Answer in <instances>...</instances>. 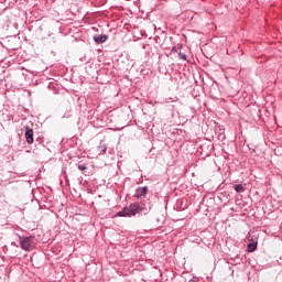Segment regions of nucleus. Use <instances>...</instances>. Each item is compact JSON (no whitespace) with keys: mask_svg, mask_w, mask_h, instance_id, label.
<instances>
[{"mask_svg":"<svg viewBox=\"0 0 282 282\" xmlns=\"http://www.w3.org/2000/svg\"><path fill=\"white\" fill-rule=\"evenodd\" d=\"M77 169L79 170V171H87V164H77Z\"/></svg>","mask_w":282,"mask_h":282,"instance_id":"9","label":"nucleus"},{"mask_svg":"<svg viewBox=\"0 0 282 282\" xmlns=\"http://www.w3.org/2000/svg\"><path fill=\"white\" fill-rule=\"evenodd\" d=\"M24 138L29 144H34V130L30 126L24 127Z\"/></svg>","mask_w":282,"mask_h":282,"instance_id":"3","label":"nucleus"},{"mask_svg":"<svg viewBox=\"0 0 282 282\" xmlns=\"http://www.w3.org/2000/svg\"><path fill=\"white\" fill-rule=\"evenodd\" d=\"M147 193H149V187L144 186V187H139L135 191L134 197H137L138 199H140V197H144V195H147Z\"/></svg>","mask_w":282,"mask_h":282,"instance_id":"4","label":"nucleus"},{"mask_svg":"<svg viewBox=\"0 0 282 282\" xmlns=\"http://www.w3.org/2000/svg\"><path fill=\"white\" fill-rule=\"evenodd\" d=\"M93 39H94L95 43L100 45V43L107 42V39H109V37L107 35H105V34H101V35H94Z\"/></svg>","mask_w":282,"mask_h":282,"instance_id":"5","label":"nucleus"},{"mask_svg":"<svg viewBox=\"0 0 282 282\" xmlns=\"http://www.w3.org/2000/svg\"><path fill=\"white\" fill-rule=\"evenodd\" d=\"M234 188H235L236 193H243L246 191V188L243 187L242 184H236V185H234Z\"/></svg>","mask_w":282,"mask_h":282,"instance_id":"7","label":"nucleus"},{"mask_svg":"<svg viewBox=\"0 0 282 282\" xmlns=\"http://www.w3.org/2000/svg\"><path fill=\"white\" fill-rule=\"evenodd\" d=\"M98 151L101 155H105L107 153V145H105V143H100L98 147Z\"/></svg>","mask_w":282,"mask_h":282,"instance_id":"6","label":"nucleus"},{"mask_svg":"<svg viewBox=\"0 0 282 282\" xmlns=\"http://www.w3.org/2000/svg\"><path fill=\"white\" fill-rule=\"evenodd\" d=\"M178 58L181 59V61H186V54L185 53H178Z\"/></svg>","mask_w":282,"mask_h":282,"instance_id":"10","label":"nucleus"},{"mask_svg":"<svg viewBox=\"0 0 282 282\" xmlns=\"http://www.w3.org/2000/svg\"><path fill=\"white\" fill-rule=\"evenodd\" d=\"M20 248L25 252H32L36 248V242H34V236H19Z\"/></svg>","mask_w":282,"mask_h":282,"instance_id":"2","label":"nucleus"},{"mask_svg":"<svg viewBox=\"0 0 282 282\" xmlns=\"http://www.w3.org/2000/svg\"><path fill=\"white\" fill-rule=\"evenodd\" d=\"M151 207H147L144 203H132L129 207L122 208V210L116 214V217H135V215H149Z\"/></svg>","mask_w":282,"mask_h":282,"instance_id":"1","label":"nucleus"},{"mask_svg":"<svg viewBox=\"0 0 282 282\" xmlns=\"http://www.w3.org/2000/svg\"><path fill=\"white\" fill-rule=\"evenodd\" d=\"M189 282H199V281L195 278V279L189 280Z\"/></svg>","mask_w":282,"mask_h":282,"instance_id":"11","label":"nucleus"},{"mask_svg":"<svg viewBox=\"0 0 282 282\" xmlns=\"http://www.w3.org/2000/svg\"><path fill=\"white\" fill-rule=\"evenodd\" d=\"M248 252H254L257 250V242H251L247 246Z\"/></svg>","mask_w":282,"mask_h":282,"instance_id":"8","label":"nucleus"}]
</instances>
